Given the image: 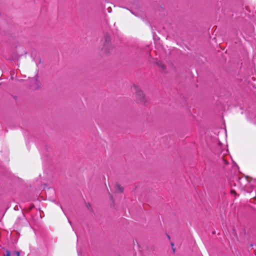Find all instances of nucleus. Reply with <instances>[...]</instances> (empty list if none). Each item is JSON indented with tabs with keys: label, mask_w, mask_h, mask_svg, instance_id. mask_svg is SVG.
<instances>
[{
	"label": "nucleus",
	"mask_w": 256,
	"mask_h": 256,
	"mask_svg": "<svg viewBox=\"0 0 256 256\" xmlns=\"http://www.w3.org/2000/svg\"><path fill=\"white\" fill-rule=\"evenodd\" d=\"M136 97L138 102H144L145 101V96L143 92L139 88L136 89Z\"/></svg>",
	"instance_id": "obj_1"
},
{
	"label": "nucleus",
	"mask_w": 256,
	"mask_h": 256,
	"mask_svg": "<svg viewBox=\"0 0 256 256\" xmlns=\"http://www.w3.org/2000/svg\"><path fill=\"white\" fill-rule=\"evenodd\" d=\"M247 182L248 180L246 178H241L238 179V182L242 188H244L246 186L245 183Z\"/></svg>",
	"instance_id": "obj_2"
},
{
	"label": "nucleus",
	"mask_w": 256,
	"mask_h": 256,
	"mask_svg": "<svg viewBox=\"0 0 256 256\" xmlns=\"http://www.w3.org/2000/svg\"><path fill=\"white\" fill-rule=\"evenodd\" d=\"M4 256H10V252L9 250H6V254Z\"/></svg>",
	"instance_id": "obj_3"
},
{
	"label": "nucleus",
	"mask_w": 256,
	"mask_h": 256,
	"mask_svg": "<svg viewBox=\"0 0 256 256\" xmlns=\"http://www.w3.org/2000/svg\"><path fill=\"white\" fill-rule=\"evenodd\" d=\"M13 255H16V256H20V252H15L12 253Z\"/></svg>",
	"instance_id": "obj_4"
},
{
	"label": "nucleus",
	"mask_w": 256,
	"mask_h": 256,
	"mask_svg": "<svg viewBox=\"0 0 256 256\" xmlns=\"http://www.w3.org/2000/svg\"><path fill=\"white\" fill-rule=\"evenodd\" d=\"M171 245H172V250H173V252H175V250H175V248H174V244L172 242V243H171Z\"/></svg>",
	"instance_id": "obj_5"
},
{
	"label": "nucleus",
	"mask_w": 256,
	"mask_h": 256,
	"mask_svg": "<svg viewBox=\"0 0 256 256\" xmlns=\"http://www.w3.org/2000/svg\"><path fill=\"white\" fill-rule=\"evenodd\" d=\"M118 188H119V190H120V192H122L123 189H122V188H121V187H120V186H118Z\"/></svg>",
	"instance_id": "obj_6"
},
{
	"label": "nucleus",
	"mask_w": 256,
	"mask_h": 256,
	"mask_svg": "<svg viewBox=\"0 0 256 256\" xmlns=\"http://www.w3.org/2000/svg\"><path fill=\"white\" fill-rule=\"evenodd\" d=\"M160 68H161V71L164 69V66L163 65H162V64H161Z\"/></svg>",
	"instance_id": "obj_7"
},
{
	"label": "nucleus",
	"mask_w": 256,
	"mask_h": 256,
	"mask_svg": "<svg viewBox=\"0 0 256 256\" xmlns=\"http://www.w3.org/2000/svg\"><path fill=\"white\" fill-rule=\"evenodd\" d=\"M222 162H223L225 164H227L226 160L225 159L222 158Z\"/></svg>",
	"instance_id": "obj_8"
},
{
	"label": "nucleus",
	"mask_w": 256,
	"mask_h": 256,
	"mask_svg": "<svg viewBox=\"0 0 256 256\" xmlns=\"http://www.w3.org/2000/svg\"><path fill=\"white\" fill-rule=\"evenodd\" d=\"M228 152V150H226L224 151V153L223 155L226 154Z\"/></svg>",
	"instance_id": "obj_9"
},
{
	"label": "nucleus",
	"mask_w": 256,
	"mask_h": 256,
	"mask_svg": "<svg viewBox=\"0 0 256 256\" xmlns=\"http://www.w3.org/2000/svg\"><path fill=\"white\" fill-rule=\"evenodd\" d=\"M168 239H170V236H168Z\"/></svg>",
	"instance_id": "obj_10"
}]
</instances>
